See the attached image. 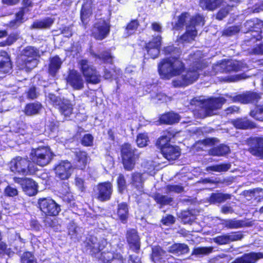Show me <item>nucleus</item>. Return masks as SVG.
Segmentation results:
<instances>
[{"mask_svg":"<svg viewBox=\"0 0 263 263\" xmlns=\"http://www.w3.org/2000/svg\"><path fill=\"white\" fill-rule=\"evenodd\" d=\"M164 52L166 55L171 56L162 59L158 65V71L161 79L170 80L177 77L172 82L174 87L187 86L198 79L202 68L200 51H197L194 55H191L190 60L193 61V65L186 71L184 64L179 58L181 51L178 48L167 46L164 48Z\"/></svg>","mask_w":263,"mask_h":263,"instance_id":"nucleus-1","label":"nucleus"},{"mask_svg":"<svg viewBox=\"0 0 263 263\" xmlns=\"http://www.w3.org/2000/svg\"><path fill=\"white\" fill-rule=\"evenodd\" d=\"M226 96L227 98L223 97L211 98L202 102L199 101L197 99H193L191 101V104L200 106L201 108L197 116L204 118L214 115V111L220 109L228 98L233 102H239L242 104L257 102L261 98L259 94L251 91H247L234 97L229 95Z\"/></svg>","mask_w":263,"mask_h":263,"instance_id":"nucleus-2","label":"nucleus"},{"mask_svg":"<svg viewBox=\"0 0 263 263\" xmlns=\"http://www.w3.org/2000/svg\"><path fill=\"white\" fill-rule=\"evenodd\" d=\"M204 24V18L202 15L198 14L190 17L187 13H182L176 22H173L172 26L175 30H179L186 25V32L176 41L177 45L179 46V48L194 41L197 34V29Z\"/></svg>","mask_w":263,"mask_h":263,"instance_id":"nucleus-3","label":"nucleus"},{"mask_svg":"<svg viewBox=\"0 0 263 263\" xmlns=\"http://www.w3.org/2000/svg\"><path fill=\"white\" fill-rule=\"evenodd\" d=\"M248 68L247 64L243 62L232 60H224L214 65L213 69L215 73L222 72H237L245 70Z\"/></svg>","mask_w":263,"mask_h":263,"instance_id":"nucleus-4","label":"nucleus"},{"mask_svg":"<svg viewBox=\"0 0 263 263\" xmlns=\"http://www.w3.org/2000/svg\"><path fill=\"white\" fill-rule=\"evenodd\" d=\"M53 154L47 146L39 147L33 149L30 154V159L32 162L40 166H44L50 162Z\"/></svg>","mask_w":263,"mask_h":263,"instance_id":"nucleus-5","label":"nucleus"},{"mask_svg":"<svg viewBox=\"0 0 263 263\" xmlns=\"http://www.w3.org/2000/svg\"><path fill=\"white\" fill-rule=\"evenodd\" d=\"M39 56V51L33 47L28 46L26 47L22 51L21 55V60L23 62L20 66L21 69H25L29 71L35 67L38 62L36 58Z\"/></svg>","mask_w":263,"mask_h":263,"instance_id":"nucleus-6","label":"nucleus"},{"mask_svg":"<svg viewBox=\"0 0 263 263\" xmlns=\"http://www.w3.org/2000/svg\"><path fill=\"white\" fill-rule=\"evenodd\" d=\"M9 167L11 172L23 175H27L34 172L27 159L16 157L9 163Z\"/></svg>","mask_w":263,"mask_h":263,"instance_id":"nucleus-7","label":"nucleus"},{"mask_svg":"<svg viewBox=\"0 0 263 263\" xmlns=\"http://www.w3.org/2000/svg\"><path fill=\"white\" fill-rule=\"evenodd\" d=\"M47 100L53 106H59L60 111L65 117H69L73 110V105L68 100L63 99L56 97L54 95L49 93Z\"/></svg>","mask_w":263,"mask_h":263,"instance_id":"nucleus-8","label":"nucleus"},{"mask_svg":"<svg viewBox=\"0 0 263 263\" xmlns=\"http://www.w3.org/2000/svg\"><path fill=\"white\" fill-rule=\"evenodd\" d=\"M80 69L88 83L97 84L100 82V75L86 60H82L79 63Z\"/></svg>","mask_w":263,"mask_h":263,"instance_id":"nucleus-9","label":"nucleus"},{"mask_svg":"<svg viewBox=\"0 0 263 263\" xmlns=\"http://www.w3.org/2000/svg\"><path fill=\"white\" fill-rule=\"evenodd\" d=\"M37 203L40 210L46 215L56 216L61 211L60 206L51 198H40Z\"/></svg>","mask_w":263,"mask_h":263,"instance_id":"nucleus-10","label":"nucleus"},{"mask_svg":"<svg viewBox=\"0 0 263 263\" xmlns=\"http://www.w3.org/2000/svg\"><path fill=\"white\" fill-rule=\"evenodd\" d=\"M121 154L122 162L125 169L132 170L135 164L136 155L134 149L128 143H125L122 146Z\"/></svg>","mask_w":263,"mask_h":263,"instance_id":"nucleus-11","label":"nucleus"},{"mask_svg":"<svg viewBox=\"0 0 263 263\" xmlns=\"http://www.w3.org/2000/svg\"><path fill=\"white\" fill-rule=\"evenodd\" d=\"M109 23L104 20L96 22L92 29V35L96 39L102 40L107 36L109 32Z\"/></svg>","mask_w":263,"mask_h":263,"instance_id":"nucleus-12","label":"nucleus"},{"mask_svg":"<svg viewBox=\"0 0 263 263\" xmlns=\"http://www.w3.org/2000/svg\"><path fill=\"white\" fill-rule=\"evenodd\" d=\"M72 166L68 161H61L54 167L56 177L61 180L68 179L72 172Z\"/></svg>","mask_w":263,"mask_h":263,"instance_id":"nucleus-13","label":"nucleus"},{"mask_svg":"<svg viewBox=\"0 0 263 263\" xmlns=\"http://www.w3.org/2000/svg\"><path fill=\"white\" fill-rule=\"evenodd\" d=\"M14 182L20 183L23 191L28 196L35 195L37 192V184L33 180L29 178H14Z\"/></svg>","mask_w":263,"mask_h":263,"instance_id":"nucleus-14","label":"nucleus"},{"mask_svg":"<svg viewBox=\"0 0 263 263\" xmlns=\"http://www.w3.org/2000/svg\"><path fill=\"white\" fill-rule=\"evenodd\" d=\"M66 80L67 85L74 90H81L84 87V81L82 77L76 70H70Z\"/></svg>","mask_w":263,"mask_h":263,"instance_id":"nucleus-15","label":"nucleus"},{"mask_svg":"<svg viewBox=\"0 0 263 263\" xmlns=\"http://www.w3.org/2000/svg\"><path fill=\"white\" fill-rule=\"evenodd\" d=\"M161 44V37L158 35L154 37L151 41L146 44L145 48L147 54L152 59H155L158 57Z\"/></svg>","mask_w":263,"mask_h":263,"instance_id":"nucleus-16","label":"nucleus"},{"mask_svg":"<svg viewBox=\"0 0 263 263\" xmlns=\"http://www.w3.org/2000/svg\"><path fill=\"white\" fill-rule=\"evenodd\" d=\"M98 199L104 201L110 198L112 192V185L109 182L99 183L97 186Z\"/></svg>","mask_w":263,"mask_h":263,"instance_id":"nucleus-17","label":"nucleus"},{"mask_svg":"<svg viewBox=\"0 0 263 263\" xmlns=\"http://www.w3.org/2000/svg\"><path fill=\"white\" fill-rule=\"evenodd\" d=\"M249 144L251 146L249 150L250 153L263 158V137L251 138Z\"/></svg>","mask_w":263,"mask_h":263,"instance_id":"nucleus-18","label":"nucleus"},{"mask_svg":"<svg viewBox=\"0 0 263 263\" xmlns=\"http://www.w3.org/2000/svg\"><path fill=\"white\" fill-rule=\"evenodd\" d=\"M86 247L88 250L92 253H96L102 250L107 245L106 241L104 239H98L94 236H91L87 242H85Z\"/></svg>","mask_w":263,"mask_h":263,"instance_id":"nucleus-19","label":"nucleus"},{"mask_svg":"<svg viewBox=\"0 0 263 263\" xmlns=\"http://www.w3.org/2000/svg\"><path fill=\"white\" fill-rule=\"evenodd\" d=\"M242 235L240 233H232L231 234L223 235L213 238L214 241L218 245H225L231 241L240 240Z\"/></svg>","mask_w":263,"mask_h":263,"instance_id":"nucleus-20","label":"nucleus"},{"mask_svg":"<svg viewBox=\"0 0 263 263\" xmlns=\"http://www.w3.org/2000/svg\"><path fill=\"white\" fill-rule=\"evenodd\" d=\"M127 240L130 249L134 251L137 252L140 249V239L136 230L132 229L127 231Z\"/></svg>","mask_w":263,"mask_h":263,"instance_id":"nucleus-21","label":"nucleus"},{"mask_svg":"<svg viewBox=\"0 0 263 263\" xmlns=\"http://www.w3.org/2000/svg\"><path fill=\"white\" fill-rule=\"evenodd\" d=\"M161 151L164 157L169 161L176 160L180 155L179 148L172 145L164 147Z\"/></svg>","mask_w":263,"mask_h":263,"instance_id":"nucleus-22","label":"nucleus"},{"mask_svg":"<svg viewBox=\"0 0 263 263\" xmlns=\"http://www.w3.org/2000/svg\"><path fill=\"white\" fill-rule=\"evenodd\" d=\"M263 258L262 253H250L244 254L231 263H255L257 260Z\"/></svg>","mask_w":263,"mask_h":263,"instance_id":"nucleus-23","label":"nucleus"},{"mask_svg":"<svg viewBox=\"0 0 263 263\" xmlns=\"http://www.w3.org/2000/svg\"><path fill=\"white\" fill-rule=\"evenodd\" d=\"M11 63L8 53L4 51H0V74L9 73L11 70Z\"/></svg>","mask_w":263,"mask_h":263,"instance_id":"nucleus-24","label":"nucleus"},{"mask_svg":"<svg viewBox=\"0 0 263 263\" xmlns=\"http://www.w3.org/2000/svg\"><path fill=\"white\" fill-rule=\"evenodd\" d=\"M63 63V61L58 57L54 56L50 60L48 71L52 77H55L59 72Z\"/></svg>","mask_w":263,"mask_h":263,"instance_id":"nucleus-25","label":"nucleus"},{"mask_svg":"<svg viewBox=\"0 0 263 263\" xmlns=\"http://www.w3.org/2000/svg\"><path fill=\"white\" fill-rule=\"evenodd\" d=\"M91 0H85L82 5L81 12V19L84 24L87 23V18L91 14Z\"/></svg>","mask_w":263,"mask_h":263,"instance_id":"nucleus-26","label":"nucleus"},{"mask_svg":"<svg viewBox=\"0 0 263 263\" xmlns=\"http://www.w3.org/2000/svg\"><path fill=\"white\" fill-rule=\"evenodd\" d=\"M223 3V0H200V6L208 10H214L219 7Z\"/></svg>","mask_w":263,"mask_h":263,"instance_id":"nucleus-27","label":"nucleus"},{"mask_svg":"<svg viewBox=\"0 0 263 263\" xmlns=\"http://www.w3.org/2000/svg\"><path fill=\"white\" fill-rule=\"evenodd\" d=\"M103 263H123L122 257L120 254H114L111 252L103 253L101 255Z\"/></svg>","mask_w":263,"mask_h":263,"instance_id":"nucleus-28","label":"nucleus"},{"mask_svg":"<svg viewBox=\"0 0 263 263\" xmlns=\"http://www.w3.org/2000/svg\"><path fill=\"white\" fill-rule=\"evenodd\" d=\"M159 120L161 123L172 124L179 121L180 116L174 112H168L162 115Z\"/></svg>","mask_w":263,"mask_h":263,"instance_id":"nucleus-29","label":"nucleus"},{"mask_svg":"<svg viewBox=\"0 0 263 263\" xmlns=\"http://www.w3.org/2000/svg\"><path fill=\"white\" fill-rule=\"evenodd\" d=\"M76 160L77 167L81 170L85 168L88 160L86 153L81 151L76 152Z\"/></svg>","mask_w":263,"mask_h":263,"instance_id":"nucleus-30","label":"nucleus"},{"mask_svg":"<svg viewBox=\"0 0 263 263\" xmlns=\"http://www.w3.org/2000/svg\"><path fill=\"white\" fill-rule=\"evenodd\" d=\"M187 245L183 243H176L172 245L169 249V252L177 255H180L189 252Z\"/></svg>","mask_w":263,"mask_h":263,"instance_id":"nucleus-31","label":"nucleus"},{"mask_svg":"<svg viewBox=\"0 0 263 263\" xmlns=\"http://www.w3.org/2000/svg\"><path fill=\"white\" fill-rule=\"evenodd\" d=\"M42 108V106L40 103H29L26 105L24 112L27 116L34 115L39 114Z\"/></svg>","mask_w":263,"mask_h":263,"instance_id":"nucleus-32","label":"nucleus"},{"mask_svg":"<svg viewBox=\"0 0 263 263\" xmlns=\"http://www.w3.org/2000/svg\"><path fill=\"white\" fill-rule=\"evenodd\" d=\"M233 124L236 128L239 129L251 128L254 127V124L246 118L234 120Z\"/></svg>","mask_w":263,"mask_h":263,"instance_id":"nucleus-33","label":"nucleus"},{"mask_svg":"<svg viewBox=\"0 0 263 263\" xmlns=\"http://www.w3.org/2000/svg\"><path fill=\"white\" fill-rule=\"evenodd\" d=\"M165 254V252L160 247H154L152 256L153 261L155 263H163V256Z\"/></svg>","mask_w":263,"mask_h":263,"instance_id":"nucleus-34","label":"nucleus"},{"mask_svg":"<svg viewBox=\"0 0 263 263\" xmlns=\"http://www.w3.org/2000/svg\"><path fill=\"white\" fill-rule=\"evenodd\" d=\"M118 216L123 223H125L128 216V209L127 205L125 203H121L118 205Z\"/></svg>","mask_w":263,"mask_h":263,"instance_id":"nucleus-35","label":"nucleus"},{"mask_svg":"<svg viewBox=\"0 0 263 263\" xmlns=\"http://www.w3.org/2000/svg\"><path fill=\"white\" fill-rule=\"evenodd\" d=\"M230 152L229 147L221 144L217 147H214L210 150V154L215 156H221L228 154Z\"/></svg>","mask_w":263,"mask_h":263,"instance_id":"nucleus-36","label":"nucleus"},{"mask_svg":"<svg viewBox=\"0 0 263 263\" xmlns=\"http://www.w3.org/2000/svg\"><path fill=\"white\" fill-rule=\"evenodd\" d=\"M173 135L170 132H166L158 140L157 144L160 147L161 151L164 147L171 145L169 143Z\"/></svg>","mask_w":263,"mask_h":263,"instance_id":"nucleus-37","label":"nucleus"},{"mask_svg":"<svg viewBox=\"0 0 263 263\" xmlns=\"http://www.w3.org/2000/svg\"><path fill=\"white\" fill-rule=\"evenodd\" d=\"M53 22V19L51 18H46L43 20L37 21L33 23L31 28L36 29L49 28L51 26Z\"/></svg>","mask_w":263,"mask_h":263,"instance_id":"nucleus-38","label":"nucleus"},{"mask_svg":"<svg viewBox=\"0 0 263 263\" xmlns=\"http://www.w3.org/2000/svg\"><path fill=\"white\" fill-rule=\"evenodd\" d=\"M24 9H22L18 13H17L16 14L15 18L10 22L9 25V26L10 27L15 28L24 23L27 20V18H25L24 17Z\"/></svg>","mask_w":263,"mask_h":263,"instance_id":"nucleus-39","label":"nucleus"},{"mask_svg":"<svg viewBox=\"0 0 263 263\" xmlns=\"http://www.w3.org/2000/svg\"><path fill=\"white\" fill-rule=\"evenodd\" d=\"M221 224L229 229H237L243 226V222L235 219H225L221 220Z\"/></svg>","mask_w":263,"mask_h":263,"instance_id":"nucleus-40","label":"nucleus"},{"mask_svg":"<svg viewBox=\"0 0 263 263\" xmlns=\"http://www.w3.org/2000/svg\"><path fill=\"white\" fill-rule=\"evenodd\" d=\"M145 175V173L142 174L135 173L133 175V184L140 192L143 191L142 182L144 180V176Z\"/></svg>","mask_w":263,"mask_h":263,"instance_id":"nucleus-41","label":"nucleus"},{"mask_svg":"<svg viewBox=\"0 0 263 263\" xmlns=\"http://www.w3.org/2000/svg\"><path fill=\"white\" fill-rule=\"evenodd\" d=\"M127 81L129 83V84L133 86H137L139 85L141 86L143 89H145L146 92H148L149 89L152 87V84L151 83L150 79H145L144 78L139 83H138L135 82L132 78L130 79V80H127Z\"/></svg>","mask_w":263,"mask_h":263,"instance_id":"nucleus-42","label":"nucleus"},{"mask_svg":"<svg viewBox=\"0 0 263 263\" xmlns=\"http://www.w3.org/2000/svg\"><path fill=\"white\" fill-rule=\"evenodd\" d=\"M139 25V23L137 20H135L132 21L128 24L125 29L124 32L125 36L127 37L135 33Z\"/></svg>","mask_w":263,"mask_h":263,"instance_id":"nucleus-43","label":"nucleus"},{"mask_svg":"<svg viewBox=\"0 0 263 263\" xmlns=\"http://www.w3.org/2000/svg\"><path fill=\"white\" fill-rule=\"evenodd\" d=\"M230 198V196L228 194L213 193L210 197V201L213 203H219L225 201L227 199H229Z\"/></svg>","mask_w":263,"mask_h":263,"instance_id":"nucleus-44","label":"nucleus"},{"mask_svg":"<svg viewBox=\"0 0 263 263\" xmlns=\"http://www.w3.org/2000/svg\"><path fill=\"white\" fill-rule=\"evenodd\" d=\"M231 165L228 163L220 164L214 165L213 166H208L206 168L207 171H213L216 172H226L230 169Z\"/></svg>","mask_w":263,"mask_h":263,"instance_id":"nucleus-45","label":"nucleus"},{"mask_svg":"<svg viewBox=\"0 0 263 263\" xmlns=\"http://www.w3.org/2000/svg\"><path fill=\"white\" fill-rule=\"evenodd\" d=\"M250 115L256 120L263 121V105H257L254 110L250 112Z\"/></svg>","mask_w":263,"mask_h":263,"instance_id":"nucleus-46","label":"nucleus"},{"mask_svg":"<svg viewBox=\"0 0 263 263\" xmlns=\"http://www.w3.org/2000/svg\"><path fill=\"white\" fill-rule=\"evenodd\" d=\"M213 248L210 247H198L194 249L192 254L195 255L201 256L206 255L212 253Z\"/></svg>","mask_w":263,"mask_h":263,"instance_id":"nucleus-47","label":"nucleus"},{"mask_svg":"<svg viewBox=\"0 0 263 263\" xmlns=\"http://www.w3.org/2000/svg\"><path fill=\"white\" fill-rule=\"evenodd\" d=\"M120 75L121 71L120 69L112 68L111 71H108L107 69H105L104 76L106 79L114 78L117 80Z\"/></svg>","mask_w":263,"mask_h":263,"instance_id":"nucleus-48","label":"nucleus"},{"mask_svg":"<svg viewBox=\"0 0 263 263\" xmlns=\"http://www.w3.org/2000/svg\"><path fill=\"white\" fill-rule=\"evenodd\" d=\"M148 138L146 134H140L138 135L137 143L139 147H143L147 145Z\"/></svg>","mask_w":263,"mask_h":263,"instance_id":"nucleus-49","label":"nucleus"},{"mask_svg":"<svg viewBox=\"0 0 263 263\" xmlns=\"http://www.w3.org/2000/svg\"><path fill=\"white\" fill-rule=\"evenodd\" d=\"M182 221L184 223H190L194 220V216L191 215L189 211H183L180 215Z\"/></svg>","mask_w":263,"mask_h":263,"instance_id":"nucleus-50","label":"nucleus"},{"mask_svg":"<svg viewBox=\"0 0 263 263\" xmlns=\"http://www.w3.org/2000/svg\"><path fill=\"white\" fill-rule=\"evenodd\" d=\"M21 260L22 263H36L34 256L29 252L24 253L22 256Z\"/></svg>","mask_w":263,"mask_h":263,"instance_id":"nucleus-51","label":"nucleus"},{"mask_svg":"<svg viewBox=\"0 0 263 263\" xmlns=\"http://www.w3.org/2000/svg\"><path fill=\"white\" fill-rule=\"evenodd\" d=\"M240 31L239 26H231L225 29L223 34L228 36H231L238 33Z\"/></svg>","mask_w":263,"mask_h":263,"instance_id":"nucleus-52","label":"nucleus"},{"mask_svg":"<svg viewBox=\"0 0 263 263\" xmlns=\"http://www.w3.org/2000/svg\"><path fill=\"white\" fill-rule=\"evenodd\" d=\"M118 190L120 193L125 190L126 187V182L124 179V176L122 174H120L117 179Z\"/></svg>","mask_w":263,"mask_h":263,"instance_id":"nucleus-53","label":"nucleus"},{"mask_svg":"<svg viewBox=\"0 0 263 263\" xmlns=\"http://www.w3.org/2000/svg\"><path fill=\"white\" fill-rule=\"evenodd\" d=\"M98 58L103 60L104 62L111 63L112 61V57L109 52H105L100 55H97Z\"/></svg>","mask_w":263,"mask_h":263,"instance_id":"nucleus-54","label":"nucleus"},{"mask_svg":"<svg viewBox=\"0 0 263 263\" xmlns=\"http://www.w3.org/2000/svg\"><path fill=\"white\" fill-rule=\"evenodd\" d=\"M4 194L7 196L14 197L17 195L18 192L16 188L8 185L5 188Z\"/></svg>","mask_w":263,"mask_h":263,"instance_id":"nucleus-55","label":"nucleus"},{"mask_svg":"<svg viewBox=\"0 0 263 263\" xmlns=\"http://www.w3.org/2000/svg\"><path fill=\"white\" fill-rule=\"evenodd\" d=\"M17 39V35L15 34H10L7 39L5 43H0L1 46H4L6 45H10L15 42Z\"/></svg>","mask_w":263,"mask_h":263,"instance_id":"nucleus-56","label":"nucleus"},{"mask_svg":"<svg viewBox=\"0 0 263 263\" xmlns=\"http://www.w3.org/2000/svg\"><path fill=\"white\" fill-rule=\"evenodd\" d=\"M93 141V137L91 135L87 134L85 135L82 140V144L84 146H90Z\"/></svg>","mask_w":263,"mask_h":263,"instance_id":"nucleus-57","label":"nucleus"},{"mask_svg":"<svg viewBox=\"0 0 263 263\" xmlns=\"http://www.w3.org/2000/svg\"><path fill=\"white\" fill-rule=\"evenodd\" d=\"M241 79H243V77L241 75L235 74L225 77L222 80L224 82H232L237 81Z\"/></svg>","mask_w":263,"mask_h":263,"instance_id":"nucleus-58","label":"nucleus"},{"mask_svg":"<svg viewBox=\"0 0 263 263\" xmlns=\"http://www.w3.org/2000/svg\"><path fill=\"white\" fill-rule=\"evenodd\" d=\"M258 23V20L254 19L253 20H248L245 23V26L249 30L251 31L252 29H254L256 28L255 26L256 24Z\"/></svg>","mask_w":263,"mask_h":263,"instance_id":"nucleus-59","label":"nucleus"},{"mask_svg":"<svg viewBox=\"0 0 263 263\" xmlns=\"http://www.w3.org/2000/svg\"><path fill=\"white\" fill-rule=\"evenodd\" d=\"M3 253L7 254L8 256H11L13 252L11 251L10 249H6V245L5 243L3 242H0V254H2Z\"/></svg>","mask_w":263,"mask_h":263,"instance_id":"nucleus-60","label":"nucleus"},{"mask_svg":"<svg viewBox=\"0 0 263 263\" xmlns=\"http://www.w3.org/2000/svg\"><path fill=\"white\" fill-rule=\"evenodd\" d=\"M157 202L161 204H168L172 201V199L165 196H160L157 198Z\"/></svg>","mask_w":263,"mask_h":263,"instance_id":"nucleus-61","label":"nucleus"},{"mask_svg":"<svg viewBox=\"0 0 263 263\" xmlns=\"http://www.w3.org/2000/svg\"><path fill=\"white\" fill-rule=\"evenodd\" d=\"M167 189L170 192H174L176 193H181L183 188L182 186L178 185H171L167 186Z\"/></svg>","mask_w":263,"mask_h":263,"instance_id":"nucleus-62","label":"nucleus"},{"mask_svg":"<svg viewBox=\"0 0 263 263\" xmlns=\"http://www.w3.org/2000/svg\"><path fill=\"white\" fill-rule=\"evenodd\" d=\"M162 222L164 224L168 226L175 222V218L172 215H167L166 217L163 218L162 219Z\"/></svg>","mask_w":263,"mask_h":263,"instance_id":"nucleus-63","label":"nucleus"},{"mask_svg":"<svg viewBox=\"0 0 263 263\" xmlns=\"http://www.w3.org/2000/svg\"><path fill=\"white\" fill-rule=\"evenodd\" d=\"M253 52L256 54H263V44L257 46L253 49Z\"/></svg>","mask_w":263,"mask_h":263,"instance_id":"nucleus-64","label":"nucleus"}]
</instances>
